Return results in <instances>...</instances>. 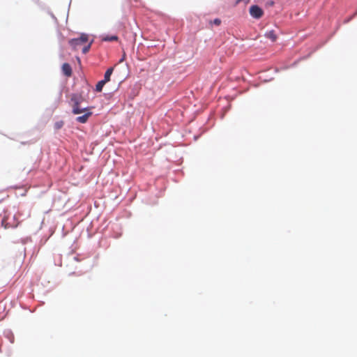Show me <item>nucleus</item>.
I'll return each instance as SVG.
<instances>
[{
	"instance_id": "20e7f679",
	"label": "nucleus",
	"mask_w": 357,
	"mask_h": 357,
	"mask_svg": "<svg viewBox=\"0 0 357 357\" xmlns=\"http://www.w3.org/2000/svg\"><path fill=\"white\" fill-rule=\"evenodd\" d=\"M250 15L255 19H259L264 15V10L257 5H252L249 9Z\"/></svg>"
},
{
	"instance_id": "9b49d317",
	"label": "nucleus",
	"mask_w": 357,
	"mask_h": 357,
	"mask_svg": "<svg viewBox=\"0 0 357 357\" xmlns=\"http://www.w3.org/2000/svg\"><path fill=\"white\" fill-rule=\"evenodd\" d=\"M63 126V121H58L54 124V128L58 130V129H60Z\"/></svg>"
},
{
	"instance_id": "f257e3e1",
	"label": "nucleus",
	"mask_w": 357,
	"mask_h": 357,
	"mask_svg": "<svg viewBox=\"0 0 357 357\" xmlns=\"http://www.w3.org/2000/svg\"><path fill=\"white\" fill-rule=\"evenodd\" d=\"M22 215V212L19 211L12 212L8 209L4 210L1 215V226L5 229L16 228L20 223V218Z\"/></svg>"
},
{
	"instance_id": "ddd939ff",
	"label": "nucleus",
	"mask_w": 357,
	"mask_h": 357,
	"mask_svg": "<svg viewBox=\"0 0 357 357\" xmlns=\"http://www.w3.org/2000/svg\"><path fill=\"white\" fill-rule=\"evenodd\" d=\"M250 1V0H236V3H235V4H236V5H237V4H238L239 3H241V2H243L244 3L247 4V3H249V1Z\"/></svg>"
},
{
	"instance_id": "9d476101",
	"label": "nucleus",
	"mask_w": 357,
	"mask_h": 357,
	"mask_svg": "<svg viewBox=\"0 0 357 357\" xmlns=\"http://www.w3.org/2000/svg\"><path fill=\"white\" fill-rule=\"evenodd\" d=\"M105 41H116L118 40V37L116 36H107L104 38Z\"/></svg>"
},
{
	"instance_id": "f03ea898",
	"label": "nucleus",
	"mask_w": 357,
	"mask_h": 357,
	"mask_svg": "<svg viewBox=\"0 0 357 357\" xmlns=\"http://www.w3.org/2000/svg\"><path fill=\"white\" fill-rule=\"evenodd\" d=\"M93 40L89 41V36L86 33H82L79 38H73L69 40V44L73 50H78L82 47L83 54H86L91 46Z\"/></svg>"
},
{
	"instance_id": "0eeeda50",
	"label": "nucleus",
	"mask_w": 357,
	"mask_h": 357,
	"mask_svg": "<svg viewBox=\"0 0 357 357\" xmlns=\"http://www.w3.org/2000/svg\"><path fill=\"white\" fill-rule=\"evenodd\" d=\"M265 36L266 38H269L270 40H271V41H273V42H275L277 39V36L273 30L267 31L265 33Z\"/></svg>"
},
{
	"instance_id": "423d86ee",
	"label": "nucleus",
	"mask_w": 357,
	"mask_h": 357,
	"mask_svg": "<svg viewBox=\"0 0 357 357\" xmlns=\"http://www.w3.org/2000/svg\"><path fill=\"white\" fill-rule=\"evenodd\" d=\"M62 72L66 76L70 77L72 75V68L67 63H63L62 66Z\"/></svg>"
},
{
	"instance_id": "7ed1b4c3",
	"label": "nucleus",
	"mask_w": 357,
	"mask_h": 357,
	"mask_svg": "<svg viewBox=\"0 0 357 357\" xmlns=\"http://www.w3.org/2000/svg\"><path fill=\"white\" fill-rule=\"evenodd\" d=\"M84 98L81 94L73 93L70 97V105L74 114H79L89 110V107H82Z\"/></svg>"
},
{
	"instance_id": "39448f33",
	"label": "nucleus",
	"mask_w": 357,
	"mask_h": 357,
	"mask_svg": "<svg viewBox=\"0 0 357 357\" xmlns=\"http://www.w3.org/2000/svg\"><path fill=\"white\" fill-rule=\"evenodd\" d=\"M91 108L92 107H89V110L84 112V115L77 117L76 121L81 123H86L89 118L92 115V112H91Z\"/></svg>"
},
{
	"instance_id": "f8f14e48",
	"label": "nucleus",
	"mask_w": 357,
	"mask_h": 357,
	"mask_svg": "<svg viewBox=\"0 0 357 357\" xmlns=\"http://www.w3.org/2000/svg\"><path fill=\"white\" fill-rule=\"evenodd\" d=\"M212 23L215 24L216 26H219L221 24V20L218 18H216L213 21Z\"/></svg>"
},
{
	"instance_id": "1a4fd4ad",
	"label": "nucleus",
	"mask_w": 357,
	"mask_h": 357,
	"mask_svg": "<svg viewBox=\"0 0 357 357\" xmlns=\"http://www.w3.org/2000/svg\"><path fill=\"white\" fill-rule=\"evenodd\" d=\"M107 82H105L103 79L102 80H100L99 81L96 85V91H98V92H100L102 91V88L104 86V85L106 84Z\"/></svg>"
},
{
	"instance_id": "6e6552de",
	"label": "nucleus",
	"mask_w": 357,
	"mask_h": 357,
	"mask_svg": "<svg viewBox=\"0 0 357 357\" xmlns=\"http://www.w3.org/2000/svg\"><path fill=\"white\" fill-rule=\"evenodd\" d=\"M113 68H109L106 70L103 79L105 82H108L110 80V76L113 73Z\"/></svg>"
},
{
	"instance_id": "4468645a",
	"label": "nucleus",
	"mask_w": 357,
	"mask_h": 357,
	"mask_svg": "<svg viewBox=\"0 0 357 357\" xmlns=\"http://www.w3.org/2000/svg\"><path fill=\"white\" fill-rule=\"evenodd\" d=\"M31 216V212L29 211L27 215H26V218H29Z\"/></svg>"
}]
</instances>
